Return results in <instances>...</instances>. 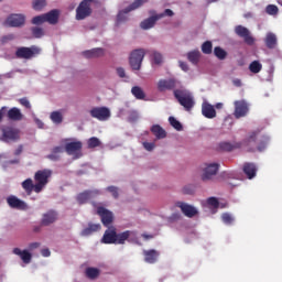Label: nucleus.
<instances>
[{
	"mask_svg": "<svg viewBox=\"0 0 282 282\" xmlns=\"http://www.w3.org/2000/svg\"><path fill=\"white\" fill-rule=\"evenodd\" d=\"M200 56L202 53H199V51H191L189 53H187V61H189V63H192L193 65H197V63H199Z\"/></svg>",
	"mask_w": 282,
	"mask_h": 282,
	"instance_id": "obj_35",
	"label": "nucleus"
},
{
	"mask_svg": "<svg viewBox=\"0 0 282 282\" xmlns=\"http://www.w3.org/2000/svg\"><path fill=\"white\" fill-rule=\"evenodd\" d=\"M7 116H8L9 120H13L15 122L23 120V113L21 112V109L17 108V107L9 109Z\"/></svg>",
	"mask_w": 282,
	"mask_h": 282,
	"instance_id": "obj_26",
	"label": "nucleus"
},
{
	"mask_svg": "<svg viewBox=\"0 0 282 282\" xmlns=\"http://www.w3.org/2000/svg\"><path fill=\"white\" fill-rule=\"evenodd\" d=\"M89 235H94V231H91L89 227L83 229L82 237H89Z\"/></svg>",
	"mask_w": 282,
	"mask_h": 282,
	"instance_id": "obj_56",
	"label": "nucleus"
},
{
	"mask_svg": "<svg viewBox=\"0 0 282 282\" xmlns=\"http://www.w3.org/2000/svg\"><path fill=\"white\" fill-rule=\"evenodd\" d=\"M88 228L91 232H98V230H100V224H88Z\"/></svg>",
	"mask_w": 282,
	"mask_h": 282,
	"instance_id": "obj_53",
	"label": "nucleus"
},
{
	"mask_svg": "<svg viewBox=\"0 0 282 282\" xmlns=\"http://www.w3.org/2000/svg\"><path fill=\"white\" fill-rule=\"evenodd\" d=\"M31 23L33 25H43L45 22V14L36 15L32 19Z\"/></svg>",
	"mask_w": 282,
	"mask_h": 282,
	"instance_id": "obj_48",
	"label": "nucleus"
},
{
	"mask_svg": "<svg viewBox=\"0 0 282 282\" xmlns=\"http://www.w3.org/2000/svg\"><path fill=\"white\" fill-rule=\"evenodd\" d=\"M132 96L137 98V100H144L147 98V95L144 94V90L140 88V86H133L131 89Z\"/></svg>",
	"mask_w": 282,
	"mask_h": 282,
	"instance_id": "obj_36",
	"label": "nucleus"
},
{
	"mask_svg": "<svg viewBox=\"0 0 282 282\" xmlns=\"http://www.w3.org/2000/svg\"><path fill=\"white\" fill-rule=\"evenodd\" d=\"M83 149V142L75 141L69 142L65 145V150L68 153V155H72V153H76V151H80Z\"/></svg>",
	"mask_w": 282,
	"mask_h": 282,
	"instance_id": "obj_32",
	"label": "nucleus"
},
{
	"mask_svg": "<svg viewBox=\"0 0 282 282\" xmlns=\"http://www.w3.org/2000/svg\"><path fill=\"white\" fill-rule=\"evenodd\" d=\"M260 130H256L249 133V137L243 140V147H247V151L253 153V151H265L268 149V144L270 142V138L268 135H261L259 139ZM259 140V142H257Z\"/></svg>",
	"mask_w": 282,
	"mask_h": 282,
	"instance_id": "obj_1",
	"label": "nucleus"
},
{
	"mask_svg": "<svg viewBox=\"0 0 282 282\" xmlns=\"http://www.w3.org/2000/svg\"><path fill=\"white\" fill-rule=\"evenodd\" d=\"M41 54V48L36 45L28 46H20L15 51V56L18 58H24L25 61H30L34 58V56H39Z\"/></svg>",
	"mask_w": 282,
	"mask_h": 282,
	"instance_id": "obj_5",
	"label": "nucleus"
},
{
	"mask_svg": "<svg viewBox=\"0 0 282 282\" xmlns=\"http://www.w3.org/2000/svg\"><path fill=\"white\" fill-rule=\"evenodd\" d=\"M176 206H177V208H181V210H182L183 215H185V217L193 218L198 213L197 209L194 206L188 205V204L183 203V202H177Z\"/></svg>",
	"mask_w": 282,
	"mask_h": 282,
	"instance_id": "obj_20",
	"label": "nucleus"
},
{
	"mask_svg": "<svg viewBox=\"0 0 282 282\" xmlns=\"http://www.w3.org/2000/svg\"><path fill=\"white\" fill-rule=\"evenodd\" d=\"M152 61L155 65H162L163 57L160 52L152 51L151 52Z\"/></svg>",
	"mask_w": 282,
	"mask_h": 282,
	"instance_id": "obj_44",
	"label": "nucleus"
},
{
	"mask_svg": "<svg viewBox=\"0 0 282 282\" xmlns=\"http://www.w3.org/2000/svg\"><path fill=\"white\" fill-rule=\"evenodd\" d=\"M40 247H41V242H31L29 245L30 250H36V248H40Z\"/></svg>",
	"mask_w": 282,
	"mask_h": 282,
	"instance_id": "obj_58",
	"label": "nucleus"
},
{
	"mask_svg": "<svg viewBox=\"0 0 282 282\" xmlns=\"http://www.w3.org/2000/svg\"><path fill=\"white\" fill-rule=\"evenodd\" d=\"M91 118L105 122L111 118V110L107 107H94L89 111Z\"/></svg>",
	"mask_w": 282,
	"mask_h": 282,
	"instance_id": "obj_8",
	"label": "nucleus"
},
{
	"mask_svg": "<svg viewBox=\"0 0 282 282\" xmlns=\"http://www.w3.org/2000/svg\"><path fill=\"white\" fill-rule=\"evenodd\" d=\"M106 191H108V193H111V195H112V197L115 198V199H118V197H120V194L118 193V187H116V186H113V185H111V186H108L107 188H106Z\"/></svg>",
	"mask_w": 282,
	"mask_h": 282,
	"instance_id": "obj_49",
	"label": "nucleus"
},
{
	"mask_svg": "<svg viewBox=\"0 0 282 282\" xmlns=\"http://www.w3.org/2000/svg\"><path fill=\"white\" fill-rule=\"evenodd\" d=\"M86 276L91 280L98 279V276H100V270H98L96 268H87Z\"/></svg>",
	"mask_w": 282,
	"mask_h": 282,
	"instance_id": "obj_41",
	"label": "nucleus"
},
{
	"mask_svg": "<svg viewBox=\"0 0 282 282\" xmlns=\"http://www.w3.org/2000/svg\"><path fill=\"white\" fill-rule=\"evenodd\" d=\"M14 40V35L10 34L3 37V43H6V41H13Z\"/></svg>",
	"mask_w": 282,
	"mask_h": 282,
	"instance_id": "obj_63",
	"label": "nucleus"
},
{
	"mask_svg": "<svg viewBox=\"0 0 282 282\" xmlns=\"http://www.w3.org/2000/svg\"><path fill=\"white\" fill-rule=\"evenodd\" d=\"M97 215L101 217V223L106 228H109L113 224V213L109 212V209L99 206L97 207Z\"/></svg>",
	"mask_w": 282,
	"mask_h": 282,
	"instance_id": "obj_11",
	"label": "nucleus"
},
{
	"mask_svg": "<svg viewBox=\"0 0 282 282\" xmlns=\"http://www.w3.org/2000/svg\"><path fill=\"white\" fill-rule=\"evenodd\" d=\"M202 113L204 118H207L208 120L217 118V110H215V106L210 105L208 101H204L202 104Z\"/></svg>",
	"mask_w": 282,
	"mask_h": 282,
	"instance_id": "obj_19",
	"label": "nucleus"
},
{
	"mask_svg": "<svg viewBox=\"0 0 282 282\" xmlns=\"http://www.w3.org/2000/svg\"><path fill=\"white\" fill-rule=\"evenodd\" d=\"M50 177H52V170L50 169L39 170L37 172H35V193H41L43 188H45V186L50 184Z\"/></svg>",
	"mask_w": 282,
	"mask_h": 282,
	"instance_id": "obj_4",
	"label": "nucleus"
},
{
	"mask_svg": "<svg viewBox=\"0 0 282 282\" xmlns=\"http://www.w3.org/2000/svg\"><path fill=\"white\" fill-rule=\"evenodd\" d=\"M151 132L158 140H164L166 138V130L162 128L160 124H154L151 128Z\"/></svg>",
	"mask_w": 282,
	"mask_h": 282,
	"instance_id": "obj_33",
	"label": "nucleus"
},
{
	"mask_svg": "<svg viewBox=\"0 0 282 282\" xmlns=\"http://www.w3.org/2000/svg\"><path fill=\"white\" fill-rule=\"evenodd\" d=\"M13 254L20 257L23 263H31L32 261V253H30L28 250L21 251L19 248H14Z\"/></svg>",
	"mask_w": 282,
	"mask_h": 282,
	"instance_id": "obj_29",
	"label": "nucleus"
},
{
	"mask_svg": "<svg viewBox=\"0 0 282 282\" xmlns=\"http://www.w3.org/2000/svg\"><path fill=\"white\" fill-rule=\"evenodd\" d=\"M9 28H21L25 25V15L23 14H11L7 18L6 22Z\"/></svg>",
	"mask_w": 282,
	"mask_h": 282,
	"instance_id": "obj_14",
	"label": "nucleus"
},
{
	"mask_svg": "<svg viewBox=\"0 0 282 282\" xmlns=\"http://www.w3.org/2000/svg\"><path fill=\"white\" fill-rule=\"evenodd\" d=\"M149 2V0H134L128 8L123 11H120L117 15V23H124L127 21V14L132 12V10H138V8H142L144 3Z\"/></svg>",
	"mask_w": 282,
	"mask_h": 282,
	"instance_id": "obj_7",
	"label": "nucleus"
},
{
	"mask_svg": "<svg viewBox=\"0 0 282 282\" xmlns=\"http://www.w3.org/2000/svg\"><path fill=\"white\" fill-rule=\"evenodd\" d=\"M169 122H170L171 127L176 129V131H182V129H184L182 123L177 119H175V117H170Z\"/></svg>",
	"mask_w": 282,
	"mask_h": 282,
	"instance_id": "obj_45",
	"label": "nucleus"
},
{
	"mask_svg": "<svg viewBox=\"0 0 282 282\" xmlns=\"http://www.w3.org/2000/svg\"><path fill=\"white\" fill-rule=\"evenodd\" d=\"M7 204H9L10 208H15L17 210H28V203L19 199L14 195L7 198Z\"/></svg>",
	"mask_w": 282,
	"mask_h": 282,
	"instance_id": "obj_16",
	"label": "nucleus"
},
{
	"mask_svg": "<svg viewBox=\"0 0 282 282\" xmlns=\"http://www.w3.org/2000/svg\"><path fill=\"white\" fill-rule=\"evenodd\" d=\"M87 144H88V149H96V147H100L101 142H100V139L93 137L88 139Z\"/></svg>",
	"mask_w": 282,
	"mask_h": 282,
	"instance_id": "obj_46",
	"label": "nucleus"
},
{
	"mask_svg": "<svg viewBox=\"0 0 282 282\" xmlns=\"http://www.w3.org/2000/svg\"><path fill=\"white\" fill-rule=\"evenodd\" d=\"M83 56H85V58H100V56H105V48L97 47L84 51Z\"/></svg>",
	"mask_w": 282,
	"mask_h": 282,
	"instance_id": "obj_24",
	"label": "nucleus"
},
{
	"mask_svg": "<svg viewBox=\"0 0 282 282\" xmlns=\"http://www.w3.org/2000/svg\"><path fill=\"white\" fill-rule=\"evenodd\" d=\"M61 12L56 9L51 10L47 13H44V19L46 23H50L51 25H56L58 23V17Z\"/></svg>",
	"mask_w": 282,
	"mask_h": 282,
	"instance_id": "obj_23",
	"label": "nucleus"
},
{
	"mask_svg": "<svg viewBox=\"0 0 282 282\" xmlns=\"http://www.w3.org/2000/svg\"><path fill=\"white\" fill-rule=\"evenodd\" d=\"M234 105H235V112H234L235 118L239 119V118H246V116H248V111H250V109L248 108V102H246V100H237L234 102Z\"/></svg>",
	"mask_w": 282,
	"mask_h": 282,
	"instance_id": "obj_13",
	"label": "nucleus"
},
{
	"mask_svg": "<svg viewBox=\"0 0 282 282\" xmlns=\"http://www.w3.org/2000/svg\"><path fill=\"white\" fill-rule=\"evenodd\" d=\"M31 32L34 39H42V36H45V31L43 30V28H40V26L31 28Z\"/></svg>",
	"mask_w": 282,
	"mask_h": 282,
	"instance_id": "obj_42",
	"label": "nucleus"
},
{
	"mask_svg": "<svg viewBox=\"0 0 282 282\" xmlns=\"http://www.w3.org/2000/svg\"><path fill=\"white\" fill-rule=\"evenodd\" d=\"M41 254L42 257H50L52 252L50 251V249H42Z\"/></svg>",
	"mask_w": 282,
	"mask_h": 282,
	"instance_id": "obj_60",
	"label": "nucleus"
},
{
	"mask_svg": "<svg viewBox=\"0 0 282 282\" xmlns=\"http://www.w3.org/2000/svg\"><path fill=\"white\" fill-rule=\"evenodd\" d=\"M36 184L34 185L32 178H26L24 182H22V188H24L25 193L29 195H32V191L36 193Z\"/></svg>",
	"mask_w": 282,
	"mask_h": 282,
	"instance_id": "obj_34",
	"label": "nucleus"
},
{
	"mask_svg": "<svg viewBox=\"0 0 282 282\" xmlns=\"http://www.w3.org/2000/svg\"><path fill=\"white\" fill-rule=\"evenodd\" d=\"M214 55L217 56L219 61H226L228 52H226V50L221 48L220 46H216L214 48Z\"/></svg>",
	"mask_w": 282,
	"mask_h": 282,
	"instance_id": "obj_38",
	"label": "nucleus"
},
{
	"mask_svg": "<svg viewBox=\"0 0 282 282\" xmlns=\"http://www.w3.org/2000/svg\"><path fill=\"white\" fill-rule=\"evenodd\" d=\"M221 219H223L224 224H227L228 226H230V224H232V221H235V218H232V216L228 213L223 214Z\"/></svg>",
	"mask_w": 282,
	"mask_h": 282,
	"instance_id": "obj_50",
	"label": "nucleus"
},
{
	"mask_svg": "<svg viewBox=\"0 0 282 282\" xmlns=\"http://www.w3.org/2000/svg\"><path fill=\"white\" fill-rule=\"evenodd\" d=\"M65 151V148L63 145H58L52 149L51 154L46 155L47 160H51V162H58L61 160V153Z\"/></svg>",
	"mask_w": 282,
	"mask_h": 282,
	"instance_id": "obj_25",
	"label": "nucleus"
},
{
	"mask_svg": "<svg viewBox=\"0 0 282 282\" xmlns=\"http://www.w3.org/2000/svg\"><path fill=\"white\" fill-rule=\"evenodd\" d=\"M243 173L247 175L248 180H252L257 176V165H254V163H245Z\"/></svg>",
	"mask_w": 282,
	"mask_h": 282,
	"instance_id": "obj_27",
	"label": "nucleus"
},
{
	"mask_svg": "<svg viewBox=\"0 0 282 282\" xmlns=\"http://www.w3.org/2000/svg\"><path fill=\"white\" fill-rule=\"evenodd\" d=\"M159 14H162L163 17H173V14L175 13L171 9H165L163 13H159Z\"/></svg>",
	"mask_w": 282,
	"mask_h": 282,
	"instance_id": "obj_57",
	"label": "nucleus"
},
{
	"mask_svg": "<svg viewBox=\"0 0 282 282\" xmlns=\"http://www.w3.org/2000/svg\"><path fill=\"white\" fill-rule=\"evenodd\" d=\"M96 195H100V191H84L77 195V202L80 205L87 204V202H89V199H93V197H96Z\"/></svg>",
	"mask_w": 282,
	"mask_h": 282,
	"instance_id": "obj_17",
	"label": "nucleus"
},
{
	"mask_svg": "<svg viewBox=\"0 0 282 282\" xmlns=\"http://www.w3.org/2000/svg\"><path fill=\"white\" fill-rule=\"evenodd\" d=\"M235 32L237 36H240V39H243L245 43L247 45H254V39L250 34V30L243 25H237L235 28Z\"/></svg>",
	"mask_w": 282,
	"mask_h": 282,
	"instance_id": "obj_12",
	"label": "nucleus"
},
{
	"mask_svg": "<svg viewBox=\"0 0 282 282\" xmlns=\"http://www.w3.org/2000/svg\"><path fill=\"white\" fill-rule=\"evenodd\" d=\"M19 102L20 105H22V107H25V109H32V105L30 104V100H28V98H21Z\"/></svg>",
	"mask_w": 282,
	"mask_h": 282,
	"instance_id": "obj_52",
	"label": "nucleus"
},
{
	"mask_svg": "<svg viewBox=\"0 0 282 282\" xmlns=\"http://www.w3.org/2000/svg\"><path fill=\"white\" fill-rule=\"evenodd\" d=\"M219 171V163H209L203 170L202 180L203 182H208V180H213L217 172Z\"/></svg>",
	"mask_w": 282,
	"mask_h": 282,
	"instance_id": "obj_10",
	"label": "nucleus"
},
{
	"mask_svg": "<svg viewBox=\"0 0 282 282\" xmlns=\"http://www.w3.org/2000/svg\"><path fill=\"white\" fill-rule=\"evenodd\" d=\"M145 54L147 53H144L143 48H137L132 51L129 57L130 67L135 72L140 70V68L142 67V62L144 61Z\"/></svg>",
	"mask_w": 282,
	"mask_h": 282,
	"instance_id": "obj_6",
	"label": "nucleus"
},
{
	"mask_svg": "<svg viewBox=\"0 0 282 282\" xmlns=\"http://www.w3.org/2000/svg\"><path fill=\"white\" fill-rule=\"evenodd\" d=\"M46 6H47L46 0H33L32 1V8H33V10H36V12H41V10H43V8H45Z\"/></svg>",
	"mask_w": 282,
	"mask_h": 282,
	"instance_id": "obj_40",
	"label": "nucleus"
},
{
	"mask_svg": "<svg viewBox=\"0 0 282 282\" xmlns=\"http://www.w3.org/2000/svg\"><path fill=\"white\" fill-rule=\"evenodd\" d=\"M2 138L4 142H17L21 138V131L13 127H7L2 130Z\"/></svg>",
	"mask_w": 282,
	"mask_h": 282,
	"instance_id": "obj_9",
	"label": "nucleus"
},
{
	"mask_svg": "<svg viewBox=\"0 0 282 282\" xmlns=\"http://www.w3.org/2000/svg\"><path fill=\"white\" fill-rule=\"evenodd\" d=\"M131 235H133V231L131 230H126L121 234H118L116 227L110 226L106 229L101 238V243H106V245L115 243V245L122 246L124 245V241H127L129 237H131Z\"/></svg>",
	"mask_w": 282,
	"mask_h": 282,
	"instance_id": "obj_2",
	"label": "nucleus"
},
{
	"mask_svg": "<svg viewBox=\"0 0 282 282\" xmlns=\"http://www.w3.org/2000/svg\"><path fill=\"white\" fill-rule=\"evenodd\" d=\"M50 119L54 124H62L63 123V113L61 111H53L50 115Z\"/></svg>",
	"mask_w": 282,
	"mask_h": 282,
	"instance_id": "obj_37",
	"label": "nucleus"
},
{
	"mask_svg": "<svg viewBox=\"0 0 282 282\" xmlns=\"http://www.w3.org/2000/svg\"><path fill=\"white\" fill-rule=\"evenodd\" d=\"M177 87V80L170 78V79H161L158 83V89L160 91H171Z\"/></svg>",
	"mask_w": 282,
	"mask_h": 282,
	"instance_id": "obj_18",
	"label": "nucleus"
},
{
	"mask_svg": "<svg viewBox=\"0 0 282 282\" xmlns=\"http://www.w3.org/2000/svg\"><path fill=\"white\" fill-rule=\"evenodd\" d=\"M265 12H267V14L274 17V15L279 14V7H276L274 4H269L265 8Z\"/></svg>",
	"mask_w": 282,
	"mask_h": 282,
	"instance_id": "obj_47",
	"label": "nucleus"
},
{
	"mask_svg": "<svg viewBox=\"0 0 282 282\" xmlns=\"http://www.w3.org/2000/svg\"><path fill=\"white\" fill-rule=\"evenodd\" d=\"M180 67L183 69V72H188V64L185 62H180Z\"/></svg>",
	"mask_w": 282,
	"mask_h": 282,
	"instance_id": "obj_59",
	"label": "nucleus"
},
{
	"mask_svg": "<svg viewBox=\"0 0 282 282\" xmlns=\"http://www.w3.org/2000/svg\"><path fill=\"white\" fill-rule=\"evenodd\" d=\"M145 263H155L158 261V257H160V252L155 249H151L143 252Z\"/></svg>",
	"mask_w": 282,
	"mask_h": 282,
	"instance_id": "obj_30",
	"label": "nucleus"
},
{
	"mask_svg": "<svg viewBox=\"0 0 282 282\" xmlns=\"http://www.w3.org/2000/svg\"><path fill=\"white\" fill-rule=\"evenodd\" d=\"M264 43L268 47V50H274L276 47L278 39L276 34L269 32L265 35Z\"/></svg>",
	"mask_w": 282,
	"mask_h": 282,
	"instance_id": "obj_28",
	"label": "nucleus"
},
{
	"mask_svg": "<svg viewBox=\"0 0 282 282\" xmlns=\"http://www.w3.org/2000/svg\"><path fill=\"white\" fill-rule=\"evenodd\" d=\"M143 147L145 151H153L155 149V143L143 142Z\"/></svg>",
	"mask_w": 282,
	"mask_h": 282,
	"instance_id": "obj_54",
	"label": "nucleus"
},
{
	"mask_svg": "<svg viewBox=\"0 0 282 282\" xmlns=\"http://www.w3.org/2000/svg\"><path fill=\"white\" fill-rule=\"evenodd\" d=\"M117 74H118L119 78H126L127 77V73L124 72V68H122V67L117 68Z\"/></svg>",
	"mask_w": 282,
	"mask_h": 282,
	"instance_id": "obj_55",
	"label": "nucleus"
},
{
	"mask_svg": "<svg viewBox=\"0 0 282 282\" xmlns=\"http://www.w3.org/2000/svg\"><path fill=\"white\" fill-rule=\"evenodd\" d=\"M173 94L174 98L185 111H193V107H195V97H193L191 91L186 89H174Z\"/></svg>",
	"mask_w": 282,
	"mask_h": 282,
	"instance_id": "obj_3",
	"label": "nucleus"
},
{
	"mask_svg": "<svg viewBox=\"0 0 282 282\" xmlns=\"http://www.w3.org/2000/svg\"><path fill=\"white\" fill-rule=\"evenodd\" d=\"M160 19H164V15L163 14H156V15H152V17L143 20L140 23L141 30H151V28H154L155 23H158V21H160Z\"/></svg>",
	"mask_w": 282,
	"mask_h": 282,
	"instance_id": "obj_22",
	"label": "nucleus"
},
{
	"mask_svg": "<svg viewBox=\"0 0 282 282\" xmlns=\"http://www.w3.org/2000/svg\"><path fill=\"white\" fill-rule=\"evenodd\" d=\"M263 69V65L259 63V61H253L249 65V70L251 74H259Z\"/></svg>",
	"mask_w": 282,
	"mask_h": 282,
	"instance_id": "obj_39",
	"label": "nucleus"
},
{
	"mask_svg": "<svg viewBox=\"0 0 282 282\" xmlns=\"http://www.w3.org/2000/svg\"><path fill=\"white\" fill-rule=\"evenodd\" d=\"M232 83L235 87H241V79H234Z\"/></svg>",
	"mask_w": 282,
	"mask_h": 282,
	"instance_id": "obj_64",
	"label": "nucleus"
},
{
	"mask_svg": "<svg viewBox=\"0 0 282 282\" xmlns=\"http://www.w3.org/2000/svg\"><path fill=\"white\" fill-rule=\"evenodd\" d=\"M91 14V4H87V2H80L76 9V19L77 21H83L87 19Z\"/></svg>",
	"mask_w": 282,
	"mask_h": 282,
	"instance_id": "obj_15",
	"label": "nucleus"
},
{
	"mask_svg": "<svg viewBox=\"0 0 282 282\" xmlns=\"http://www.w3.org/2000/svg\"><path fill=\"white\" fill-rule=\"evenodd\" d=\"M7 110H8V107L6 106L0 109V122L3 120V113H6Z\"/></svg>",
	"mask_w": 282,
	"mask_h": 282,
	"instance_id": "obj_61",
	"label": "nucleus"
},
{
	"mask_svg": "<svg viewBox=\"0 0 282 282\" xmlns=\"http://www.w3.org/2000/svg\"><path fill=\"white\" fill-rule=\"evenodd\" d=\"M58 219L56 210H48L42 216L41 226H52Z\"/></svg>",
	"mask_w": 282,
	"mask_h": 282,
	"instance_id": "obj_21",
	"label": "nucleus"
},
{
	"mask_svg": "<svg viewBox=\"0 0 282 282\" xmlns=\"http://www.w3.org/2000/svg\"><path fill=\"white\" fill-rule=\"evenodd\" d=\"M23 153V147L19 145L18 149L14 151V155H21Z\"/></svg>",
	"mask_w": 282,
	"mask_h": 282,
	"instance_id": "obj_62",
	"label": "nucleus"
},
{
	"mask_svg": "<svg viewBox=\"0 0 282 282\" xmlns=\"http://www.w3.org/2000/svg\"><path fill=\"white\" fill-rule=\"evenodd\" d=\"M207 204L208 206H213V208H219V200L216 197H209Z\"/></svg>",
	"mask_w": 282,
	"mask_h": 282,
	"instance_id": "obj_51",
	"label": "nucleus"
},
{
	"mask_svg": "<svg viewBox=\"0 0 282 282\" xmlns=\"http://www.w3.org/2000/svg\"><path fill=\"white\" fill-rule=\"evenodd\" d=\"M203 54H213V42L206 41L202 44Z\"/></svg>",
	"mask_w": 282,
	"mask_h": 282,
	"instance_id": "obj_43",
	"label": "nucleus"
},
{
	"mask_svg": "<svg viewBox=\"0 0 282 282\" xmlns=\"http://www.w3.org/2000/svg\"><path fill=\"white\" fill-rule=\"evenodd\" d=\"M242 145H243V141L235 142L234 144L230 142H221L219 143V149L220 151H235V149H241Z\"/></svg>",
	"mask_w": 282,
	"mask_h": 282,
	"instance_id": "obj_31",
	"label": "nucleus"
}]
</instances>
